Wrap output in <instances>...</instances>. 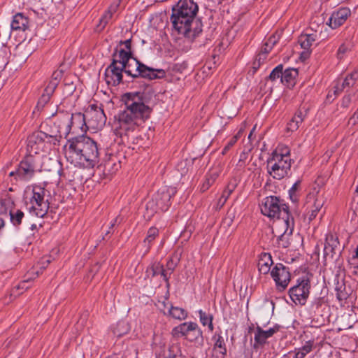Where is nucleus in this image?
<instances>
[{
	"label": "nucleus",
	"mask_w": 358,
	"mask_h": 358,
	"mask_svg": "<svg viewBox=\"0 0 358 358\" xmlns=\"http://www.w3.org/2000/svg\"><path fill=\"white\" fill-rule=\"evenodd\" d=\"M126 108L116 118V130L120 135H127L142 126L150 117L152 111L149 106L150 99L145 92H130L124 95Z\"/></svg>",
	"instance_id": "f257e3e1"
},
{
	"label": "nucleus",
	"mask_w": 358,
	"mask_h": 358,
	"mask_svg": "<svg viewBox=\"0 0 358 358\" xmlns=\"http://www.w3.org/2000/svg\"><path fill=\"white\" fill-rule=\"evenodd\" d=\"M261 212L268 217L277 218L273 227V233L277 237L279 247H289V238L294 230V219L287 205L276 196H268L264 199L261 206Z\"/></svg>",
	"instance_id": "f03ea898"
},
{
	"label": "nucleus",
	"mask_w": 358,
	"mask_h": 358,
	"mask_svg": "<svg viewBox=\"0 0 358 358\" xmlns=\"http://www.w3.org/2000/svg\"><path fill=\"white\" fill-rule=\"evenodd\" d=\"M198 10L199 6L193 0H179L172 8L173 29L186 38H195L202 31V23L196 17Z\"/></svg>",
	"instance_id": "7ed1b4c3"
},
{
	"label": "nucleus",
	"mask_w": 358,
	"mask_h": 358,
	"mask_svg": "<svg viewBox=\"0 0 358 358\" xmlns=\"http://www.w3.org/2000/svg\"><path fill=\"white\" fill-rule=\"evenodd\" d=\"M65 156L75 166L94 167L99 162V152L96 142L83 134L68 140Z\"/></svg>",
	"instance_id": "20e7f679"
},
{
	"label": "nucleus",
	"mask_w": 358,
	"mask_h": 358,
	"mask_svg": "<svg viewBox=\"0 0 358 358\" xmlns=\"http://www.w3.org/2000/svg\"><path fill=\"white\" fill-rule=\"evenodd\" d=\"M291 166L292 159L288 147H277L266 161L268 173L275 180H281L287 176Z\"/></svg>",
	"instance_id": "39448f33"
},
{
	"label": "nucleus",
	"mask_w": 358,
	"mask_h": 358,
	"mask_svg": "<svg viewBox=\"0 0 358 358\" xmlns=\"http://www.w3.org/2000/svg\"><path fill=\"white\" fill-rule=\"evenodd\" d=\"M127 57L123 49L116 50L113 55L112 62L105 71V80L108 85L117 86L122 82L124 59H127Z\"/></svg>",
	"instance_id": "423d86ee"
},
{
	"label": "nucleus",
	"mask_w": 358,
	"mask_h": 358,
	"mask_svg": "<svg viewBox=\"0 0 358 358\" xmlns=\"http://www.w3.org/2000/svg\"><path fill=\"white\" fill-rule=\"evenodd\" d=\"M45 189L40 186H34L31 196L29 201V210L30 213L38 217L46 215L49 209V202L45 199Z\"/></svg>",
	"instance_id": "0eeeda50"
},
{
	"label": "nucleus",
	"mask_w": 358,
	"mask_h": 358,
	"mask_svg": "<svg viewBox=\"0 0 358 358\" xmlns=\"http://www.w3.org/2000/svg\"><path fill=\"white\" fill-rule=\"evenodd\" d=\"M176 189L172 187H163L154 195L152 199L147 203V208L154 211H166L171 206V199L176 194Z\"/></svg>",
	"instance_id": "6e6552de"
},
{
	"label": "nucleus",
	"mask_w": 358,
	"mask_h": 358,
	"mask_svg": "<svg viewBox=\"0 0 358 358\" xmlns=\"http://www.w3.org/2000/svg\"><path fill=\"white\" fill-rule=\"evenodd\" d=\"M173 336L183 337L190 342L198 341L202 338V331L195 322L182 323L174 327L172 331Z\"/></svg>",
	"instance_id": "1a4fd4ad"
},
{
	"label": "nucleus",
	"mask_w": 358,
	"mask_h": 358,
	"mask_svg": "<svg viewBox=\"0 0 358 358\" xmlns=\"http://www.w3.org/2000/svg\"><path fill=\"white\" fill-rule=\"evenodd\" d=\"M84 114L89 129H101L106 124V116L101 106L92 104L85 110Z\"/></svg>",
	"instance_id": "9d476101"
},
{
	"label": "nucleus",
	"mask_w": 358,
	"mask_h": 358,
	"mask_svg": "<svg viewBox=\"0 0 358 358\" xmlns=\"http://www.w3.org/2000/svg\"><path fill=\"white\" fill-rule=\"evenodd\" d=\"M89 129L84 113H76L71 115V118L67 117L66 124L64 129L63 134L65 138L70 133L83 134Z\"/></svg>",
	"instance_id": "9b49d317"
},
{
	"label": "nucleus",
	"mask_w": 358,
	"mask_h": 358,
	"mask_svg": "<svg viewBox=\"0 0 358 358\" xmlns=\"http://www.w3.org/2000/svg\"><path fill=\"white\" fill-rule=\"evenodd\" d=\"M310 280L302 278L298 280V284L290 288L289 294L292 300L296 304L303 305L310 294Z\"/></svg>",
	"instance_id": "f8f14e48"
},
{
	"label": "nucleus",
	"mask_w": 358,
	"mask_h": 358,
	"mask_svg": "<svg viewBox=\"0 0 358 358\" xmlns=\"http://www.w3.org/2000/svg\"><path fill=\"white\" fill-rule=\"evenodd\" d=\"M53 141H57L56 136L48 135L42 131H37L28 137L27 147L31 153L38 154L43 150L45 141L51 143Z\"/></svg>",
	"instance_id": "ddd939ff"
},
{
	"label": "nucleus",
	"mask_w": 358,
	"mask_h": 358,
	"mask_svg": "<svg viewBox=\"0 0 358 358\" xmlns=\"http://www.w3.org/2000/svg\"><path fill=\"white\" fill-rule=\"evenodd\" d=\"M271 275L278 290L283 291L287 288L290 281V273L287 267L277 264L271 271Z\"/></svg>",
	"instance_id": "4468645a"
},
{
	"label": "nucleus",
	"mask_w": 358,
	"mask_h": 358,
	"mask_svg": "<svg viewBox=\"0 0 358 358\" xmlns=\"http://www.w3.org/2000/svg\"><path fill=\"white\" fill-rule=\"evenodd\" d=\"M35 173V166L31 157L22 160L17 169V180L28 182Z\"/></svg>",
	"instance_id": "2eb2a0df"
},
{
	"label": "nucleus",
	"mask_w": 358,
	"mask_h": 358,
	"mask_svg": "<svg viewBox=\"0 0 358 358\" xmlns=\"http://www.w3.org/2000/svg\"><path fill=\"white\" fill-rule=\"evenodd\" d=\"M350 15L351 11L348 8H341L333 12L329 20V25L332 29H336L342 25Z\"/></svg>",
	"instance_id": "dca6fc26"
},
{
	"label": "nucleus",
	"mask_w": 358,
	"mask_h": 358,
	"mask_svg": "<svg viewBox=\"0 0 358 358\" xmlns=\"http://www.w3.org/2000/svg\"><path fill=\"white\" fill-rule=\"evenodd\" d=\"M313 36L310 34H301L299 37L298 43L303 50L300 53V59L303 62L308 59L312 52V43Z\"/></svg>",
	"instance_id": "f3484780"
},
{
	"label": "nucleus",
	"mask_w": 358,
	"mask_h": 358,
	"mask_svg": "<svg viewBox=\"0 0 358 358\" xmlns=\"http://www.w3.org/2000/svg\"><path fill=\"white\" fill-rule=\"evenodd\" d=\"M137 73L138 77H142L149 80H154L157 78H162L165 76L166 73L163 69H153L141 63Z\"/></svg>",
	"instance_id": "a211bd4d"
},
{
	"label": "nucleus",
	"mask_w": 358,
	"mask_h": 358,
	"mask_svg": "<svg viewBox=\"0 0 358 358\" xmlns=\"http://www.w3.org/2000/svg\"><path fill=\"white\" fill-rule=\"evenodd\" d=\"M310 110L309 107L303 106L296 113L292 120L287 123V131L293 132L296 131L299 127V124L301 123L306 117Z\"/></svg>",
	"instance_id": "6ab92c4d"
},
{
	"label": "nucleus",
	"mask_w": 358,
	"mask_h": 358,
	"mask_svg": "<svg viewBox=\"0 0 358 358\" xmlns=\"http://www.w3.org/2000/svg\"><path fill=\"white\" fill-rule=\"evenodd\" d=\"M125 53L127 57V59H124V71L132 78H137L141 63L131 57V52L125 51Z\"/></svg>",
	"instance_id": "aec40b11"
},
{
	"label": "nucleus",
	"mask_w": 358,
	"mask_h": 358,
	"mask_svg": "<svg viewBox=\"0 0 358 358\" xmlns=\"http://www.w3.org/2000/svg\"><path fill=\"white\" fill-rule=\"evenodd\" d=\"M279 330L278 326L270 328L269 329L264 331L261 327H257L255 332V348L257 345H262L266 343V340L273 336V335Z\"/></svg>",
	"instance_id": "412c9836"
},
{
	"label": "nucleus",
	"mask_w": 358,
	"mask_h": 358,
	"mask_svg": "<svg viewBox=\"0 0 358 358\" xmlns=\"http://www.w3.org/2000/svg\"><path fill=\"white\" fill-rule=\"evenodd\" d=\"M162 305L163 308H161V310L164 315L168 314L173 318L179 320H185L187 317V313L183 308L166 304L165 302H163Z\"/></svg>",
	"instance_id": "4be33fe9"
},
{
	"label": "nucleus",
	"mask_w": 358,
	"mask_h": 358,
	"mask_svg": "<svg viewBox=\"0 0 358 358\" xmlns=\"http://www.w3.org/2000/svg\"><path fill=\"white\" fill-rule=\"evenodd\" d=\"M11 29L15 31H25L29 27V19L23 13L15 14L10 24Z\"/></svg>",
	"instance_id": "5701e85b"
},
{
	"label": "nucleus",
	"mask_w": 358,
	"mask_h": 358,
	"mask_svg": "<svg viewBox=\"0 0 358 358\" xmlns=\"http://www.w3.org/2000/svg\"><path fill=\"white\" fill-rule=\"evenodd\" d=\"M273 264V259L269 253H262L258 262L259 271L264 275L268 273Z\"/></svg>",
	"instance_id": "b1692460"
},
{
	"label": "nucleus",
	"mask_w": 358,
	"mask_h": 358,
	"mask_svg": "<svg viewBox=\"0 0 358 358\" xmlns=\"http://www.w3.org/2000/svg\"><path fill=\"white\" fill-rule=\"evenodd\" d=\"M298 70L294 68H289L282 72V83L287 87H292L296 83L298 76Z\"/></svg>",
	"instance_id": "393cba45"
},
{
	"label": "nucleus",
	"mask_w": 358,
	"mask_h": 358,
	"mask_svg": "<svg viewBox=\"0 0 358 358\" xmlns=\"http://www.w3.org/2000/svg\"><path fill=\"white\" fill-rule=\"evenodd\" d=\"M336 297L339 301L346 300L350 294V287H347L343 280H337L335 286Z\"/></svg>",
	"instance_id": "a878e982"
},
{
	"label": "nucleus",
	"mask_w": 358,
	"mask_h": 358,
	"mask_svg": "<svg viewBox=\"0 0 358 358\" xmlns=\"http://www.w3.org/2000/svg\"><path fill=\"white\" fill-rule=\"evenodd\" d=\"M237 186V181L236 179H231L226 188L224 189L221 196L220 197L218 200V205L220 206H223L225 202L227 201V199L229 197L231 194L234 191Z\"/></svg>",
	"instance_id": "bb28decb"
},
{
	"label": "nucleus",
	"mask_w": 358,
	"mask_h": 358,
	"mask_svg": "<svg viewBox=\"0 0 358 358\" xmlns=\"http://www.w3.org/2000/svg\"><path fill=\"white\" fill-rule=\"evenodd\" d=\"M111 330L114 336L120 337L129 331V326L126 321L120 320L111 327Z\"/></svg>",
	"instance_id": "cd10ccee"
},
{
	"label": "nucleus",
	"mask_w": 358,
	"mask_h": 358,
	"mask_svg": "<svg viewBox=\"0 0 358 358\" xmlns=\"http://www.w3.org/2000/svg\"><path fill=\"white\" fill-rule=\"evenodd\" d=\"M158 236L159 230L157 228L152 227L148 230L146 236L143 241L145 246L146 247V252H148L150 250L152 242Z\"/></svg>",
	"instance_id": "c85d7f7f"
},
{
	"label": "nucleus",
	"mask_w": 358,
	"mask_h": 358,
	"mask_svg": "<svg viewBox=\"0 0 358 358\" xmlns=\"http://www.w3.org/2000/svg\"><path fill=\"white\" fill-rule=\"evenodd\" d=\"M120 168V162L117 160L115 157H112L106 162L104 164V171H107L106 174H113Z\"/></svg>",
	"instance_id": "c756f323"
},
{
	"label": "nucleus",
	"mask_w": 358,
	"mask_h": 358,
	"mask_svg": "<svg viewBox=\"0 0 358 358\" xmlns=\"http://www.w3.org/2000/svg\"><path fill=\"white\" fill-rule=\"evenodd\" d=\"M9 215L10 222L15 227H18L21 224L24 214L23 211L20 209H11L9 211Z\"/></svg>",
	"instance_id": "7c9ffc66"
},
{
	"label": "nucleus",
	"mask_w": 358,
	"mask_h": 358,
	"mask_svg": "<svg viewBox=\"0 0 358 358\" xmlns=\"http://www.w3.org/2000/svg\"><path fill=\"white\" fill-rule=\"evenodd\" d=\"M213 339L215 341L214 344V350L217 348L219 349V352L222 355V357H224L227 355V348L224 340L223 337L220 334H215Z\"/></svg>",
	"instance_id": "2f4dec72"
},
{
	"label": "nucleus",
	"mask_w": 358,
	"mask_h": 358,
	"mask_svg": "<svg viewBox=\"0 0 358 358\" xmlns=\"http://www.w3.org/2000/svg\"><path fill=\"white\" fill-rule=\"evenodd\" d=\"M199 316L200 319L201 323L203 325H208L209 329L210 331L213 330V316L210 314H208L206 312L203 311L202 310H199L198 311Z\"/></svg>",
	"instance_id": "473e14b6"
},
{
	"label": "nucleus",
	"mask_w": 358,
	"mask_h": 358,
	"mask_svg": "<svg viewBox=\"0 0 358 358\" xmlns=\"http://www.w3.org/2000/svg\"><path fill=\"white\" fill-rule=\"evenodd\" d=\"M59 75L56 73H54L52 75V79L49 81L48 84L45 87L44 91L46 92L48 94H53L55 89L57 88L59 84V80L57 76Z\"/></svg>",
	"instance_id": "72a5a7b5"
},
{
	"label": "nucleus",
	"mask_w": 358,
	"mask_h": 358,
	"mask_svg": "<svg viewBox=\"0 0 358 358\" xmlns=\"http://www.w3.org/2000/svg\"><path fill=\"white\" fill-rule=\"evenodd\" d=\"M353 44L350 42L342 44L338 50V58L342 59L345 57V55L352 51Z\"/></svg>",
	"instance_id": "f704fd0d"
},
{
	"label": "nucleus",
	"mask_w": 358,
	"mask_h": 358,
	"mask_svg": "<svg viewBox=\"0 0 358 358\" xmlns=\"http://www.w3.org/2000/svg\"><path fill=\"white\" fill-rule=\"evenodd\" d=\"M282 72L283 65L279 64L272 70L268 76V79L271 81H275L277 79L280 78V82L282 83Z\"/></svg>",
	"instance_id": "c9c22d12"
},
{
	"label": "nucleus",
	"mask_w": 358,
	"mask_h": 358,
	"mask_svg": "<svg viewBox=\"0 0 358 358\" xmlns=\"http://www.w3.org/2000/svg\"><path fill=\"white\" fill-rule=\"evenodd\" d=\"M358 79V72L355 71L350 75H348L341 85L342 89L345 87L353 86L355 83V81Z\"/></svg>",
	"instance_id": "e433bc0d"
},
{
	"label": "nucleus",
	"mask_w": 358,
	"mask_h": 358,
	"mask_svg": "<svg viewBox=\"0 0 358 358\" xmlns=\"http://www.w3.org/2000/svg\"><path fill=\"white\" fill-rule=\"evenodd\" d=\"M313 349V343L311 341L306 342V345H303L297 352L295 354L299 358H303L306 354L311 352Z\"/></svg>",
	"instance_id": "4c0bfd02"
},
{
	"label": "nucleus",
	"mask_w": 358,
	"mask_h": 358,
	"mask_svg": "<svg viewBox=\"0 0 358 358\" xmlns=\"http://www.w3.org/2000/svg\"><path fill=\"white\" fill-rule=\"evenodd\" d=\"M217 175L215 173L208 176L201 186V191L206 192L213 184Z\"/></svg>",
	"instance_id": "58836bf2"
},
{
	"label": "nucleus",
	"mask_w": 358,
	"mask_h": 358,
	"mask_svg": "<svg viewBox=\"0 0 358 358\" xmlns=\"http://www.w3.org/2000/svg\"><path fill=\"white\" fill-rule=\"evenodd\" d=\"M337 241L334 239L333 235H329L326 238V243L324 245V250H330L333 251L337 246Z\"/></svg>",
	"instance_id": "ea45409f"
},
{
	"label": "nucleus",
	"mask_w": 358,
	"mask_h": 358,
	"mask_svg": "<svg viewBox=\"0 0 358 358\" xmlns=\"http://www.w3.org/2000/svg\"><path fill=\"white\" fill-rule=\"evenodd\" d=\"M113 16L109 13H107L105 11L103 15L101 16V17L99 20V24L98 25L99 27H100V30H102L105 28V27L108 24V22L112 19Z\"/></svg>",
	"instance_id": "a19ab883"
},
{
	"label": "nucleus",
	"mask_w": 358,
	"mask_h": 358,
	"mask_svg": "<svg viewBox=\"0 0 358 358\" xmlns=\"http://www.w3.org/2000/svg\"><path fill=\"white\" fill-rule=\"evenodd\" d=\"M313 194L311 193L308 194L306 198L305 203H304V207L306 208V210H308V213H311L310 215V218L312 215H313V210H312V208L313 207Z\"/></svg>",
	"instance_id": "79ce46f5"
},
{
	"label": "nucleus",
	"mask_w": 358,
	"mask_h": 358,
	"mask_svg": "<svg viewBox=\"0 0 358 358\" xmlns=\"http://www.w3.org/2000/svg\"><path fill=\"white\" fill-rule=\"evenodd\" d=\"M280 35L277 33L272 34L268 39H266L265 43L267 47H273L278 42Z\"/></svg>",
	"instance_id": "37998d69"
},
{
	"label": "nucleus",
	"mask_w": 358,
	"mask_h": 358,
	"mask_svg": "<svg viewBox=\"0 0 358 358\" xmlns=\"http://www.w3.org/2000/svg\"><path fill=\"white\" fill-rule=\"evenodd\" d=\"M356 99L355 94H348L343 98L342 106L343 107H348L351 102L355 101Z\"/></svg>",
	"instance_id": "c03bdc74"
},
{
	"label": "nucleus",
	"mask_w": 358,
	"mask_h": 358,
	"mask_svg": "<svg viewBox=\"0 0 358 358\" xmlns=\"http://www.w3.org/2000/svg\"><path fill=\"white\" fill-rule=\"evenodd\" d=\"M299 185V182H295L292 185V187L290 188V189L289 190V197L293 202H296L298 201V197L296 194V192L297 191Z\"/></svg>",
	"instance_id": "a18cd8bd"
},
{
	"label": "nucleus",
	"mask_w": 358,
	"mask_h": 358,
	"mask_svg": "<svg viewBox=\"0 0 358 358\" xmlns=\"http://www.w3.org/2000/svg\"><path fill=\"white\" fill-rule=\"evenodd\" d=\"M121 1L122 0H114L106 11L113 16V15L117 11Z\"/></svg>",
	"instance_id": "49530a36"
},
{
	"label": "nucleus",
	"mask_w": 358,
	"mask_h": 358,
	"mask_svg": "<svg viewBox=\"0 0 358 358\" xmlns=\"http://www.w3.org/2000/svg\"><path fill=\"white\" fill-rule=\"evenodd\" d=\"M343 90L342 87L338 85L334 87L333 90H330L327 96V99L331 101L333 100L341 91Z\"/></svg>",
	"instance_id": "de8ad7c7"
},
{
	"label": "nucleus",
	"mask_w": 358,
	"mask_h": 358,
	"mask_svg": "<svg viewBox=\"0 0 358 358\" xmlns=\"http://www.w3.org/2000/svg\"><path fill=\"white\" fill-rule=\"evenodd\" d=\"M163 265L160 263H155L150 267V271L152 273V276H156L160 275V273L162 271Z\"/></svg>",
	"instance_id": "09e8293b"
},
{
	"label": "nucleus",
	"mask_w": 358,
	"mask_h": 358,
	"mask_svg": "<svg viewBox=\"0 0 358 358\" xmlns=\"http://www.w3.org/2000/svg\"><path fill=\"white\" fill-rule=\"evenodd\" d=\"M246 159H247V154L245 152H242L240 155V159L236 164L237 167L239 169H243L245 166Z\"/></svg>",
	"instance_id": "8fccbe9b"
},
{
	"label": "nucleus",
	"mask_w": 358,
	"mask_h": 358,
	"mask_svg": "<svg viewBox=\"0 0 358 358\" xmlns=\"http://www.w3.org/2000/svg\"><path fill=\"white\" fill-rule=\"evenodd\" d=\"M239 138V133H238L236 135L233 136L227 143V144L225 145L227 148L230 150L232 146L237 142L238 139Z\"/></svg>",
	"instance_id": "3c124183"
},
{
	"label": "nucleus",
	"mask_w": 358,
	"mask_h": 358,
	"mask_svg": "<svg viewBox=\"0 0 358 358\" xmlns=\"http://www.w3.org/2000/svg\"><path fill=\"white\" fill-rule=\"evenodd\" d=\"M51 96H52V94H48L46 92L44 91V92L43 93V94L40 99V102L44 103H48L49 101Z\"/></svg>",
	"instance_id": "603ef678"
},
{
	"label": "nucleus",
	"mask_w": 358,
	"mask_h": 358,
	"mask_svg": "<svg viewBox=\"0 0 358 358\" xmlns=\"http://www.w3.org/2000/svg\"><path fill=\"white\" fill-rule=\"evenodd\" d=\"M169 271L167 269H164L162 268V271L160 273L161 276L164 278V280L169 284V279L171 275L169 274Z\"/></svg>",
	"instance_id": "864d4df0"
},
{
	"label": "nucleus",
	"mask_w": 358,
	"mask_h": 358,
	"mask_svg": "<svg viewBox=\"0 0 358 358\" xmlns=\"http://www.w3.org/2000/svg\"><path fill=\"white\" fill-rule=\"evenodd\" d=\"M266 55H265V54H264V53H261V52H259V55H257V58H256V60H257V61L258 62V63H259V64H258L259 66L260 65V64H261L262 62H264L266 60Z\"/></svg>",
	"instance_id": "5fc2aeb1"
},
{
	"label": "nucleus",
	"mask_w": 358,
	"mask_h": 358,
	"mask_svg": "<svg viewBox=\"0 0 358 358\" xmlns=\"http://www.w3.org/2000/svg\"><path fill=\"white\" fill-rule=\"evenodd\" d=\"M166 268H167V270L169 271V274L171 275V273H173V270L175 268V266L173 265V263L172 260H169L167 262Z\"/></svg>",
	"instance_id": "6e6d98bb"
},
{
	"label": "nucleus",
	"mask_w": 358,
	"mask_h": 358,
	"mask_svg": "<svg viewBox=\"0 0 358 358\" xmlns=\"http://www.w3.org/2000/svg\"><path fill=\"white\" fill-rule=\"evenodd\" d=\"M7 208L6 207L5 202L3 201H0V215L6 214Z\"/></svg>",
	"instance_id": "4d7b16f0"
},
{
	"label": "nucleus",
	"mask_w": 358,
	"mask_h": 358,
	"mask_svg": "<svg viewBox=\"0 0 358 358\" xmlns=\"http://www.w3.org/2000/svg\"><path fill=\"white\" fill-rule=\"evenodd\" d=\"M272 50V48L271 47H267L266 45V43H264L263 47L262 48V50H261V53H264L265 55H267L268 52H270V51Z\"/></svg>",
	"instance_id": "13d9d810"
},
{
	"label": "nucleus",
	"mask_w": 358,
	"mask_h": 358,
	"mask_svg": "<svg viewBox=\"0 0 358 358\" xmlns=\"http://www.w3.org/2000/svg\"><path fill=\"white\" fill-rule=\"evenodd\" d=\"M122 43L125 45V48L127 49V50L125 51L131 52V40H126Z\"/></svg>",
	"instance_id": "bf43d9fd"
},
{
	"label": "nucleus",
	"mask_w": 358,
	"mask_h": 358,
	"mask_svg": "<svg viewBox=\"0 0 358 358\" xmlns=\"http://www.w3.org/2000/svg\"><path fill=\"white\" fill-rule=\"evenodd\" d=\"M323 206V201H318L317 203H315V208L316 209H315V211L317 210H320V208L322 207Z\"/></svg>",
	"instance_id": "052dcab7"
},
{
	"label": "nucleus",
	"mask_w": 358,
	"mask_h": 358,
	"mask_svg": "<svg viewBox=\"0 0 358 358\" xmlns=\"http://www.w3.org/2000/svg\"><path fill=\"white\" fill-rule=\"evenodd\" d=\"M9 176L10 177H14V179L17 180V169L15 171H11L10 173H9Z\"/></svg>",
	"instance_id": "680f3d73"
},
{
	"label": "nucleus",
	"mask_w": 358,
	"mask_h": 358,
	"mask_svg": "<svg viewBox=\"0 0 358 358\" xmlns=\"http://www.w3.org/2000/svg\"><path fill=\"white\" fill-rule=\"evenodd\" d=\"M5 226V221L3 218L0 217V230Z\"/></svg>",
	"instance_id": "e2e57ef3"
},
{
	"label": "nucleus",
	"mask_w": 358,
	"mask_h": 358,
	"mask_svg": "<svg viewBox=\"0 0 358 358\" xmlns=\"http://www.w3.org/2000/svg\"><path fill=\"white\" fill-rule=\"evenodd\" d=\"M229 150L228 148H227L226 146H224V148H223L222 151V155H225Z\"/></svg>",
	"instance_id": "0e129e2a"
},
{
	"label": "nucleus",
	"mask_w": 358,
	"mask_h": 358,
	"mask_svg": "<svg viewBox=\"0 0 358 358\" xmlns=\"http://www.w3.org/2000/svg\"><path fill=\"white\" fill-rule=\"evenodd\" d=\"M355 257L358 259V246L355 249Z\"/></svg>",
	"instance_id": "69168bd1"
},
{
	"label": "nucleus",
	"mask_w": 358,
	"mask_h": 358,
	"mask_svg": "<svg viewBox=\"0 0 358 358\" xmlns=\"http://www.w3.org/2000/svg\"><path fill=\"white\" fill-rule=\"evenodd\" d=\"M173 358H186L185 356L180 355L178 357L174 356Z\"/></svg>",
	"instance_id": "338daca9"
},
{
	"label": "nucleus",
	"mask_w": 358,
	"mask_h": 358,
	"mask_svg": "<svg viewBox=\"0 0 358 358\" xmlns=\"http://www.w3.org/2000/svg\"><path fill=\"white\" fill-rule=\"evenodd\" d=\"M36 229V224H31V230H34V229Z\"/></svg>",
	"instance_id": "774afa93"
}]
</instances>
